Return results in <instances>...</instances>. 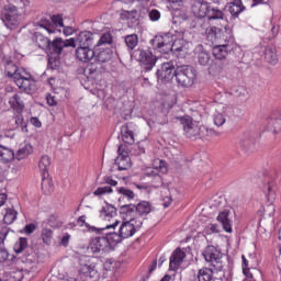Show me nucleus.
<instances>
[{
    "label": "nucleus",
    "instance_id": "5701e85b",
    "mask_svg": "<svg viewBox=\"0 0 281 281\" xmlns=\"http://www.w3.org/2000/svg\"><path fill=\"white\" fill-rule=\"evenodd\" d=\"M77 225H79V227H83L86 225V227H87V229H89V232H95V234H100V232H106L108 229H111V228L115 227L116 225H120V222L115 221L113 224H108L102 228H98L95 226H90L89 223H87V216L81 215L77 220Z\"/></svg>",
    "mask_w": 281,
    "mask_h": 281
},
{
    "label": "nucleus",
    "instance_id": "ddd939ff",
    "mask_svg": "<svg viewBox=\"0 0 281 281\" xmlns=\"http://www.w3.org/2000/svg\"><path fill=\"white\" fill-rule=\"evenodd\" d=\"M234 49V37L229 35L225 42V44H220L213 47V56L217 60H223V58H227V56Z\"/></svg>",
    "mask_w": 281,
    "mask_h": 281
},
{
    "label": "nucleus",
    "instance_id": "c85d7f7f",
    "mask_svg": "<svg viewBox=\"0 0 281 281\" xmlns=\"http://www.w3.org/2000/svg\"><path fill=\"white\" fill-rule=\"evenodd\" d=\"M198 281H214V269L203 267L198 270L196 274Z\"/></svg>",
    "mask_w": 281,
    "mask_h": 281
},
{
    "label": "nucleus",
    "instance_id": "79ce46f5",
    "mask_svg": "<svg viewBox=\"0 0 281 281\" xmlns=\"http://www.w3.org/2000/svg\"><path fill=\"white\" fill-rule=\"evenodd\" d=\"M112 58H113V53H111L110 49L101 50L95 56V60H98V63H109V60H111Z\"/></svg>",
    "mask_w": 281,
    "mask_h": 281
},
{
    "label": "nucleus",
    "instance_id": "9b49d317",
    "mask_svg": "<svg viewBox=\"0 0 281 281\" xmlns=\"http://www.w3.org/2000/svg\"><path fill=\"white\" fill-rule=\"evenodd\" d=\"M190 32L186 31L181 33V37L177 38L173 36V41L171 42L170 52H181L182 56L188 54V49H190Z\"/></svg>",
    "mask_w": 281,
    "mask_h": 281
},
{
    "label": "nucleus",
    "instance_id": "bb28decb",
    "mask_svg": "<svg viewBox=\"0 0 281 281\" xmlns=\"http://www.w3.org/2000/svg\"><path fill=\"white\" fill-rule=\"evenodd\" d=\"M115 226L113 228H108L106 231H100V233H97L105 236V239L108 240L110 247L111 245H117V243H122V240L124 239L120 231L119 233H115L114 231H109V229H115Z\"/></svg>",
    "mask_w": 281,
    "mask_h": 281
},
{
    "label": "nucleus",
    "instance_id": "2f4dec72",
    "mask_svg": "<svg viewBox=\"0 0 281 281\" xmlns=\"http://www.w3.org/2000/svg\"><path fill=\"white\" fill-rule=\"evenodd\" d=\"M9 104L11 109L16 111L18 113H21L23 109H25V103L23 102V99H21V95L14 94L9 99Z\"/></svg>",
    "mask_w": 281,
    "mask_h": 281
},
{
    "label": "nucleus",
    "instance_id": "39448f33",
    "mask_svg": "<svg viewBox=\"0 0 281 281\" xmlns=\"http://www.w3.org/2000/svg\"><path fill=\"white\" fill-rule=\"evenodd\" d=\"M123 223L121 224L119 232L123 238H131L135 236L137 229H142V221H136L133 217H130L128 214H122Z\"/></svg>",
    "mask_w": 281,
    "mask_h": 281
},
{
    "label": "nucleus",
    "instance_id": "5fc2aeb1",
    "mask_svg": "<svg viewBox=\"0 0 281 281\" xmlns=\"http://www.w3.org/2000/svg\"><path fill=\"white\" fill-rule=\"evenodd\" d=\"M83 74L88 78H91V76H95V74H98V67L93 64H90L83 69Z\"/></svg>",
    "mask_w": 281,
    "mask_h": 281
},
{
    "label": "nucleus",
    "instance_id": "c03bdc74",
    "mask_svg": "<svg viewBox=\"0 0 281 281\" xmlns=\"http://www.w3.org/2000/svg\"><path fill=\"white\" fill-rule=\"evenodd\" d=\"M42 190L44 194H52V192H54V186L52 184V180L45 178V176H43L42 179Z\"/></svg>",
    "mask_w": 281,
    "mask_h": 281
},
{
    "label": "nucleus",
    "instance_id": "7ed1b4c3",
    "mask_svg": "<svg viewBox=\"0 0 281 281\" xmlns=\"http://www.w3.org/2000/svg\"><path fill=\"white\" fill-rule=\"evenodd\" d=\"M74 45V40H63L60 37H56L53 42L50 41L47 48L48 58V67L50 69H56L58 67L60 60V54H63V49L65 47H71Z\"/></svg>",
    "mask_w": 281,
    "mask_h": 281
},
{
    "label": "nucleus",
    "instance_id": "3c124183",
    "mask_svg": "<svg viewBox=\"0 0 281 281\" xmlns=\"http://www.w3.org/2000/svg\"><path fill=\"white\" fill-rule=\"evenodd\" d=\"M155 168L159 172H162V175H165V172H168V164L166 162V160H161V159L155 160Z\"/></svg>",
    "mask_w": 281,
    "mask_h": 281
},
{
    "label": "nucleus",
    "instance_id": "cd10ccee",
    "mask_svg": "<svg viewBox=\"0 0 281 281\" xmlns=\"http://www.w3.org/2000/svg\"><path fill=\"white\" fill-rule=\"evenodd\" d=\"M24 70H25V68H19L12 61H9L5 65V74H7V76L9 78H13L14 81L19 78V76H21V74H23Z\"/></svg>",
    "mask_w": 281,
    "mask_h": 281
},
{
    "label": "nucleus",
    "instance_id": "09e8293b",
    "mask_svg": "<svg viewBox=\"0 0 281 281\" xmlns=\"http://www.w3.org/2000/svg\"><path fill=\"white\" fill-rule=\"evenodd\" d=\"M111 43H113V36L111 33H104L98 41L97 45L100 47L102 45H111Z\"/></svg>",
    "mask_w": 281,
    "mask_h": 281
},
{
    "label": "nucleus",
    "instance_id": "37998d69",
    "mask_svg": "<svg viewBox=\"0 0 281 281\" xmlns=\"http://www.w3.org/2000/svg\"><path fill=\"white\" fill-rule=\"evenodd\" d=\"M265 58H266L267 63H269L270 65L278 64V55L276 54V49H273V48L266 49Z\"/></svg>",
    "mask_w": 281,
    "mask_h": 281
},
{
    "label": "nucleus",
    "instance_id": "f03ea898",
    "mask_svg": "<svg viewBox=\"0 0 281 281\" xmlns=\"http://www.w3.org/2000/svg\"><path fill=\"white\" fill-rule=\"evenodd\" d=\"M176 120L180 122L184 135L189 139H210V137H218V135H221L218 132L214 131V128L192 122L190 115L177 116Z\"/></svg>",
    "mask_w": 281,
    "mask_h": 281
},
{
    "label": "nucleus",
    "instance_id": "0e129e2a",
    "mask_svg": "<svg viewBox=\"0 0 281 281\" xmlns=\"http://www.w3.org/2000/svg\"><path fill=\"white\" fill-rule=\"evenodd\" d=\"M36 231V225L34 224H29L24 227V234H34Z\"/></svg>",
    "mask_w": 281,
    "mask_h": 281
},
{
    "label": "nucleus",
    "instance_id": "dca6fc26",
    "mask_svg": "<svg viewBox=\"0 0 281 281\" xmlns=\"http://www.w3.org/2000/svg\"><path fill=\"white\" fill-rule=\"evenodd\" d=\"M88 249L91 254H104L108 249H111V246H109V239L103 235L91 239Z\"/></svg>",
    "mask_w": 281,
    "mask_h": 281
},
{
    "label": "nucleus",
    "instance_id": "ea45409f",
    "mask_svg": "<svg viewBox=\"0 0 281 281\" xmlns=\"http://www.w3.org/2000/svg\"><path fill=\"white\" fill-rule=\"evenodd\" d=\"M116 192H119V194L122 195L119 199V201H122V199H127V201H133V199H135V192H133L131 189L121 187V188H116Z\"/></svg>",
    "mask_w": 281,
    "mask_h": 281
},
{
    "label": "nucleus",
    "instance_id": "412c9836",
    "mask_svg": "<svg viewBox=\"0 0 281 281\" xmlns=\"http://www.w3.org/2000/svg\"><path fill=\"white\" fill-rule=\"evenodd\" d=\"M232 218H234V212L229 209H225L221 211L216 217V220L222 224L224 232L227 234H232Z\"/></svg>",
    "mask_w": 281,
    "mask_h": 281
},
{
    "label": "nucleus",
    "instance_id": "72a5a7b5",
    "mask_svg": "<svg viewBox=\"0 0 281 281\" xmlns=\"http://www.w3.org/2000/svg\"><path fill=\"white\" fill-rule=\"evenodd\" d=\"M14 157V150L5 146H0V161H2V164H10Z\"/></svg>",
    "mask_w": 281,
    "mask_h": 281
},
{
    "label": "nucleus",
    "instance_id": "a878e982",
    "mask_svg": "<svg viewBox=\"0 0 281 281\" xmlns=\"http://www.w3.org/2000/svg\"><path fill=\"white\" fill-rule=\"evenodd\" d=\"M90 46L78 47L76 49V58L81 63H89L95 58V52L89 48Z\"/></svg>",
    "mask_w": 281,
    "mask_h": 281
},
{
    "label": "nucleus",
    "instance_id": "20e7f679",
    "mask_svg": "<svg viewBox=\"0 0 281 281\" xmlns=\"http://www.w3.org/2000/svg\"><path fill=\"white\" fill-rule=\"evenodd\" d=\"M153 212V206L148 201H142L134 204H124L121 206V214H127L130 217L140 221V225H144L146 216Z\"/></svg>",
    "mask_w": 281,
    "mask_h": 281
},
{
    "label": "nucleus",
    "instance_id": "13d9d810",
    "mask_svg": "<svg viewBox=\"0 0 281 281\" xmlns=\"http://www.w3.org/2000/svg\"><path fill=\"white\" fill-rule=\"evenodd\" d=\"M8 234H10V228L4 226L0 229V247L4 245L5 238H8Z\"/></svg>",
    "mask_w": 281,
    "mask_h": 281
},
{
    "label": "nucleus",
    "instance_id": "f3484780",
    "mask_svg": "<svg viewBox=\"0 0 281 281\" xmlns=\"http://www.w3.org/2000/svg\"><path fill=\"white\" fill-rule=\"evenodd\" d=\"M206 19L209 21H220L222 27H224L225 30V33L229 34V23L227 22V19H225V13L223 12V10L216 7H210Z\"/></svg>",
    "mask_w": 281,
    "mask_h": 281
},
{
    "label": "nucleus",
    "instance_id": "49530a36",
    "mask_svg": "<svg viewBox=\"0 0 281 281\" xmlns=\"http://www.w3.org/2000/svg\"><path fill=\"white\" fill-rule=\"evenodd\" d=\"M14 122L16 128H20L23 133H27V123L25 122V119H23V115L19 114L15 116Z\"/></svg>",
    "mask_w": 281,
    "mask_h": 281
},
{
    "label": "nucleus",
    "instance_id": "aec40b11",
    "mask_svg": "<svg viewBox=\"0 0 281 281\" xmlns=\"http://www.w3.org/2000/svg\"><path fill=\"white\" fill-rule=\"evenodd\" d=\"M211 4L205 0H195L192 4V12L196 19H207Z\"/></svg>",
    "mask_w": 281,
    "mask_h": 281
},
{
    "label": "nucleus",
    "instance_id": "f257e3e1",
    "mask_svg": "<svg viewBox=\"0 0 281 281\" xmlns=\"http://www.w3.org/2000/svg\"><path fill=\"white\" fill-rule=\"evenodd\" d=\"M30 5L27 0H9L1 11V19L9 30H16L21 24V19L25 14V8Z\"/></svg>",
    "mask_w": 281,
    "mask_h": 281
},
{
    "label": "nucleus",
    "instance_id": "de8ad7c7",
    "mask_svg": "<svg viewBox=\"0 0 281 281\" xmlns=\"http://www.w3.org/2000/svg\"><path fill=\"white\" fill-rule=\"evenodd\" d=\"M198 63H199V65H202L203 67L209 65V63H210V54H207V52H205V50L200 52L198 54Z\"/></svg>",
    "mask_w": 281,
    "mask_h": 281
},
{
    "label": "nucleus",
    "instance_id": "e2e57ef3",
    "mask_svg": "<svg viewBox=\"0 0 281 281\" xmlns=\"http://www.w3.org/2000/svg\"><path fill=\"white\" fill-rule=\"evenodd\" d=\"M265 191L267 192L268 199H273V196H276V192L273 191V186H271V183L266 186Z\"/></svg>",
    "mask_w": 281,
    "mask_h": 281
},
{
    "label": "nucleus",
    "instance_id": "6e6d98bb",
    "mask_svg": "<svg viewBox=\"0 0 281 281\" xmlns=\"http://www.w3.org/2000/svg\"><path fill=\"white\" fill-rule=\"evenodd\" d=\"M113 192V189L109 186L106 187H99L94 192V196H102V194H111Z\"/></svg>",
    "mask_w": 281,
    "mask_h": 281
},
{
    "label": "nucleus",
    "instance_id": "f8f14e48",
    "mask_svg": "<svg viewBox=\"0 0 281 281\" xmlns=\"http://www.w3.org/2000/svg\"><path fill=\"white\" fill-rule=\"evenodd\" d=\"M204 34L210 43H216V41H224V43H227V38L232 36V31L226 33L225 27L223 26L222 29L217 26H209L206 31H204Z\"/></svg>",
    "mask_w": 281,
    "mask_h": 281
},
{
    "label": "nucleus",
    "instance_id": "4468645a",
    "mask_svg": "<svg viewBox=\"0 0 281 281\" xmlns=\"http://www.w3.org/2000/svg\"><path fill=\"white\" fill-rule=\"evenodd\" d=\"M137 60L145 67V71H153V67L157 65V57L150 50H136Z\"/></svg>",
    "mask_w": 281,
    "mask_h": 281
},
{
    "label": "nucleus",
    "instance_id": "393cba45",
    "mask_svg": "<svg viewBox=\"0 0 281 281\" xmlns=\"http://www.w3.org/2000/svg\"><path fill=\"white\" fill-rule=\"evenodd\" d=\"M266 131L273 133L276 139H281V113L276 119L267 121Z\"/></svg>",
    "mask_w": 281,
    "mask_h": 281
},
{
    "label": "nucleus",
    "instance_id": "0eeeda50",
    "mask_svg": "<svg viewBox=\"0 0 281 281\" xmlns=\"http://www.w3.org/2000/svg\"><path fill=\"white\" fill-rule=\"evenodd\" d=\"M157 80L160 85H168L172 78H177V67L175 61L164 63L156 72Z\"/></svg>",
    "mask_w": 281,
    "mask_h": 281
},
{
    "label": "nucleus",
    "instance_id": "864d4df0",
    "mask_svg": "<svg viewBox=\"0 0 281 281\" xmlns=\"http://www.w3.org/2000/svg\"><path fill=\"white\" fill-rule=\"evenodd\" d=\"M195 27L201 34H205L206 30L210 27L207 22L203 19H200L195 22Z\"/></svg>",
    "mask_w": 281,
    "mask_h": 281
},
{
    "label": "nucleus",
    "instance_id": "2eb2a0df",
    "mask_svg": "<svg viewBox=\"0 0 281 281\" xmlns=\"http://www.w3.org/2000/svg\"><path fill=\"white\" fill-rule=\"evenodd\" d=\"M40 27L46 30L48 34H56V32H60V29L58 27H65V24L63 23V16L53 15L50 21L42 20L40 22Z\"/></svg>",
    "mask_w": 281,
    "mask_h": 281
},
{
    "label": "nucleus",
    "instance_id": "4c0bfd02",
    "mask_svg": "<svg viewBox=\"0 0 281 281\" xmlns=\"http://www.w3.org/2000/svg\"><path fill=\"white\" fill-rule=\"evenodd\" d=\"M27 238L25 237H20L13 246V250L15 251V254H23L27 251Z\"/></svg>",
    "mask_w": 281,
    "mask_h": 281
},
{
    "label": "nucleus",
    "instance_id": "7c9ffc66",
    "mask_svg": "<svg viewBox=\"0 0 281 281\" xmlns=\"http://www.w3.org/2000/svg\"><path fill=\"white\" fill-rule=\"evenodd\" d=\"M100 216L103 221H111V218L117 216V210L113 205L106 204L101 209Z\"/></svg>",
    "mask_w": 281,
    "mask_h": 281
},
{
    "label": "nucleus",
    "instance_id": "052dcab7",
    "mask_svg": "<svg viewBox=\"0 0 281 281\" xmlns=\"http://www.w3.org/2000/svg\"><path fill=\"white\" fill-rule=\"evenodd\" d=\"M206 234H218L221 229L218 228V224H209L205 228Z\"/></svg>",
    "mask_w": 281,
    "mask_h": 281
},
{
    "label": "nucleus",
    "instance_id": "f704fd0d",
    "mask_svg": "<svg viewBox=\"0 0 281 281\" xmlns=\"http://www.w3.org/2000/svg\"><path fill=\"white\" fill-rule=\"evenodd\" d=\"M49 166H52V158L47 155L42 156L38 161V168H40L43 177H47Z\"/></svg>",
    "mask_w": 281,
    "mask_h": 281
},
{
    "label": "nucleus",
    "instance_id": "8fccbe9b",
    "mask_svg": "<svg viewBox=\"0 0 281 281\" xmlns=\"http://www.w3.org/2000/svg\"><path fill=\"white\" fill-rule=\"evenodd\" d=\"M54 236V233L52 232V229H43L42 232V239L43 243H45V245H52V238Z\"/></svg>",
    "mask_w": 281,
    "mask_h": 281
},
{
    "label": "nucleus",
    "instance_id": "c9c22d12",
    "mask_svg": "<svg viewBox=\"0 0 281 281\" xmlns=\"http://www.w3.org/2000/svg\"><path fill=\"white\" fill-rule=\"evenodd\" d=\"M229 12L232 14V16H238L240 14V12H243L245 10V7L243 5V0L236 1L233 0L229 3Z\"/></svg>",
    "mask_w": 281,
    "mask_h": 281
},
{
    "label": "nucleus",
    "instance_id": "c756f323",
    "mask_svg": "<svg viewBox=\"0 0 281 281\" xmlns=\"http://www.w3.org/2000/svg\"><path fill=\"white\" fill-rule=\"evenodd\" d=\"M121 137L124 144L133 145L135 144V133L128 127V125H123L121 128Z\"/></svg>",
    "mask_w": 281,
    "mask_h": 281
},
{
    "label": "nucleus",
    "instance_id": "9d476101",
    "mask_svg": "<svg viewBox=\"0 0 281 281\" xmlns=\"http://www.w3.org/2000/svg\"><path fill=\"white\" fill-rule=\"evenodd\" d=\"M16 87L22 89L26 93H32V91H36V81L32 78V75L27 72V70H23L21 75L14 80Z\"/></svg>",
    "mask_w": 281,
    "mask_h": 281
},
{
    "label": "nucleus",
    "instance_id": "e433bc0d",
    "mask_svg": "<svg viewBox=\"0 0 281 281\" xmlns=\"http://www.w3.org/2000/svg\"><path fill=\"white\" fill-rule=\"evenodd\" d=\"M31 153H33L32 145L25 144L16 151L15 159H18V161H21V159H26V157H30Z\"/></svg>",
    "mask_w": 281,
    "mask_h": 281
},
{
    "label": "nucleus",
    "instance_id": "6e6552de",
    "mask_svg": "<svg viewBox=\"0 0 281 281\" xmlns=\"http://www.w3.org/2000/svg\"><path fill=\"white\" fill-rule=\"evenodd\" d=\"M175 35L172 33H166L164 35H157L153 38L151 43L155 49H159L161 54H168L172 49V42Z\"/></svg>",
    "mask_w": 281,
    "mask_h": 281
},
{
    "label": "nucleus",
    "instance_id": "774afa93",
    "mask_svg": "<svg viewBox=\"0 0 281 281\" xmlns=\"http://www.w3.org/2000/svg\"><path fill=\"white\" fill-rule=\"evenodd\" d=\"M9 254L8 250L0 248V260H8Z\"/></svg>",
    "mask_w": 281,
    "mask_h": 281
},
{
    "label": "nucleus",
    "instance_id": "4be33fe9",
    "mask_svg": "<svg viewBox=\"0 0 281 281\" xmlns=\"http://www.w3.org/2000/svg\"><path fill=\"white\" fill-rule=\"evenodd\" d=\"M80 272L89 278H95V276H98L95 263L91 262V259L87 256L80 258Z\"/></svg>",
    "mask_w": 281,
    "mask_h": 281
},
{
    "label": "nucleus",
    "instance_id": "a18cd8bd",
    "mask_svg": "<svg viewBox=\"0 0 281 281\" xmlns=\"http://www.w3.org/2000/svg\"><path fill=\"white\" fill-rule=\"evenodd\" d=\"M35 38H36L37 46L41 49H45V48L48 49L49 43L52 42V40L43 36L42 34H37Z\"/></svg>",
    "mask_w": 281,
    "mask_h": 281
},
{
    "label": "nucleus",
    "instance_id": "58836bf2",
    "mask_svg": "<svg viewBox=\"0 0 281 281\" xmlns=\"http://www.w3.org/2000/svg\"><path fill=\"white\" fill-rule=\"evenodd\" d=\"M18 212L14 209H7L3 216V223L5 225H12L16 221Z\"/></svg>",
    "mask_w": 281,
    "mask_h": 281
},
{
    "label": "nucleus",
    "instance_id": "6ab92c4d",
    "mask_svg": "<svg viewBox=\"0 0 281 281\" xmlns=\"http://www.w3.org/2000/svg\"><path fill=\"white\" fill-rule=\"evenodd\" d=\"M74 42L71 47H91L93 45V33L89 31H82L76 38H69Z\"/></svg>",
    "mask_w": 281,
    "mask_h": 281
},
{
    "label": "nucleus",
    "instance_id": "338daca9",
    "mask_svg": "<svg viewBox=\"0 0 281 281\" xmlns=\"http://www.w3.org/2000/svg\"><path fill=\"white\" fill-rule=\"evenodd\" d=\"M243 273L246 276V278L250 279L249 281H256V279H254V273L249 271V268H243Z\"/></svg>",
    "mask_w": 281,
    "mask_h": 281
},
{
    "label": "nucleus",
    "instance_id": "a211bd4d",
    "mask_svg": "<svg viewBox=\"0 0 281 281\" xmlns=\"http://www.w3.org/2000/svg\"><path fill=\"white\" fill-rule=\"evenodd\" d=\"M119 156L115 159V166H117V170H128L131 168V156H128V151L124 148V146H119L117 149Z\"/></svg>",
    "mask_w": 281,
    "mask_h": 281
},
{
    "label": "nucleus",
    "instance_id": "bf43d9fd",
    "mask_svg": "<svg viewBox=\"0 0 281 281\" xmlns=\"http://www.w3.org/2000/svg\"><path fill=\"white\" fill-rule=\"evenodd\" d=\"M148 16L150 21H159L161 19V12H159L157 9H153L149 11Z\"/></svg>",
    "mask_w": 281,
    "mask_h": 281
},
{
    "label": "nucleus",
    "instance_id": "4d7b16f0",
    "mask_svg": "<svg viewBox=\"0 0 281 281\" xmlns=\"http://www.w3.org/2000/svg\"><path fill=\"white\" fill-rule=\"evenodd\" d=\"M136 14H137L136 11H122L120 14L121 21H131L135 19Z\"/></svg>",
    "mask_w": 281,
    "mask_h": 281
},
{
    "label": "nucleus",
    "instance_id": "a19ab883",
    "mask_svg": "<svg viewBox=\"0 0 281 281\" xmlns=\"http://www.w3.org/2000/svg\"><path fill=\"white\" fill-rule=\"evenodd\" d=\"M125 45L130 49H135V46L139 43V36L137 34H131L124 37Z\"/></svg>",
    "mask_w": 281,
    "mask_h": 281
},
{
    "label": "nucleus",
    "instance_id": "1a4fd4ad",
    "mask_svg": "<svg viewBox=\"0 0 281 281\" xmlns=\"http://www.w3.org/2000/svg\"><path fill=\"white\" fill-rule=\"evenodd\" d=\"M203 256L206 262L211 263L214 271H223V255L214 246H209Z\"/></svg>",
    "mask_w": 281,
    "mask_h": 281
},
{
    "label": "nucleus",
    "instance_id": "473e14b6",
    "mask_svg": "<svg viewBox=\"0 0 281 281\" xmlns=\"http://www.w3.org/2000/svg\"><path fill=\"white\" fill-rule=\"evenodd\" d=\"M239 146L241 150L246 153V155H251V153L256 150V145L254 144V139L251 138H247V137L240 138Z\"/></svg>",
    "mask_w": 281,
    "mask_h": 281
},
{
    "label": "nucleus",
    "instance_id": "423d86ee",
    "mask_svg": "<svg viewBox=\"0 0 281 281\" xmlns=\"http://www.w3.org/2000/svg\"><path fill=\"white\" fill-rule=\"evenodd\" d=\"M195 78L196 74L194 72V68L190 66L177 67L176 80L181 87H192Z\"/></svg>",
    "mask_w": 281,
    "mask_h": 281
},
{
    "label": "nucleus",
    "instance_id": "603ef678",
    "mask_svg": "<svg viewBox=\"0 0 281 281\" xmlns=\"http://www.w3.org/2000/svg\"><path fill=\"white\" fill-rule=\"evenodd\" d=\"M213 122L215 126H223V124H225L226 119H225V114L221 113V112H216L213 115Z\"/></svg>",
    "mask_w": 281,
    "mask_h": 281
},
{
    "label": "nucleus",
    "instance_id": "680f3d73",
    "mask_svg": "<svg viewBox=\"0 0 281 281\" xmlns=\"http://www.w3.org/2000/svg\"><path fill=\"white\" fill-rule=\"evenodd\" d=\"M153 183L155 188H159L160 186H164V180L161 179V176H159V173H155V177L153 178Z\"/></svg>",
    "mask_w": 281,
    "mask_h": 281
},
{
    "label": "nucleus",
    "instance_id": "69168bd1",
    "mask_svg": "<svg viewBox=\"0 0 281 281\" xmlns=\"http://www.w3.org/2000/svg\"><path fill=\"white\" fill-rule=\"evenodd\" d=\"M47 104H49V106H56V104H58V101H56V97L49 94L47 98Z\"/></svg>",
    "mask_w": 281,
    "mask_h": 281
},
{
    "label": "nucleus",
    "instance_id": "b1692460",
    "mask_svg": "<svg viewBox=\"0 0 281 281\" xmlns=\"http://www.w3.org/2000/svg\"><path fill=\"white\" fill-rule=\"evenodd\" d=\"M183 260H186V252L181 250V248H177L170 256L169 270L177 271V269H179L183 263Z\"/></svg>",
    "mask_w": 281,
    "mask_h": 281
}]
</instances>
